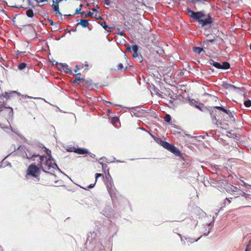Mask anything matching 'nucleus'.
<instances>
[{"label":"nucleus","mask_w":251,"mask_h":251,"mask_svg":"<svg viewBox=\"0 0 251 251\" xmlns=\"http://www.w3.org/2000/svg\"><path fill=\"white\" fill-rule=\"evenodd\" d=\"M40 174L39 168L34 164H31L26 171L25 177L26 180L30 182L32 178L35 182H38L40 180Z\"/></svg>","instance_id":"f03ea898"},{"label":"nucleus","mask_w":251,"mask_h":251,"mask_svg":"<svg viewBox=\"0 0 251 251\" xmlns=\"http://www.w3.org/2000/svg\"><path fill=\"white\" fill-rule=\"evenodd\" d=\"M245 251H247V250H245Z\"/></svg>","instance_id":"13d9d810"},{"label":"nucleus","mask_w":251,"mask_h":251,"mask_svg":"<svg viewBox=\"0 0 251 251\" xmlns=\"http://www.w3.org/2000/svg\"><path fill=\"white\" fill-rule=\"evenodd\" d=\"M35 0L36 1V2L37 3H39L43 2L45 1H46L47 0Z\"/></svg>","instance_id":"ea45409f"},{"label":"nucleus","mask_w":251,"mask_h":251,"mask_svg":"<svg viewBox=\"0 0 251 251\" xmlns=\"http://www.w3.org/2000/svg\"><path fill=\"white\" fill-rule=\"evenodd\" d=\"M26 158H28V159H31L32 158L31 157H28L27 155H26Z\"/></svg>","instance_id":"3c124183"},{"label":"nucleus","mask_w":251,"mask_h":251,"mask_svg":"<svg viewBox=\"0 0 251 251\" xmlns=\"http://www.w3.org/2000/svg\"><path fill=\"white\" fill-rule=\"evenodd\" d=\"M26 67V64L25 63H21L19 66H18V69L19 70H23L25 68V67Z\"/></svg>","instance_id":"412c9836"},{"label":"nucleus","mask_w":251,"mask_h":251,"mask_svg":"<svg viewBox=\"0 0 251 251\" xmlns=\"http://www.w3.org/2000/svg\"><path fill=\"white\" fill-rule=\"evenodd\" d=\"M62 0H52L53 2H59L60 1H62Z\"/></svg>","instance_id":"c03bdc74"},{"label":"nucleus","mask_w":251,"mask_h":251,"mask_svg":"<svg viewBox=\"0 0 251 251\" xmlns=\"http://www.w3.org/2000/svg\"><path fill=\"white\" fill-rule=\"evenodd\" d=\"M131 48H132V50L133 52L138 51V47L137 45H134L131 46Z\"/></svg>","instance_id":"cd10ccee"},{"label":"nucleus","mask_w":251,"mask_h":251,"mask_svg":"<svg viewBox=\"0 0 251 251\" xmlns=\"http://www.w3.org/2000/svg\"><path fill=\"white\" fill-rule=\"evenodd\" d=\"M80 10H81L80 8H77L75 10V13L74 14H80L81 15L84 14H85V12H84V11L80 12Z\"/></svg>","instance_id":"bb28decb"},{"label":"nucleus","mask_w":251,"mask_h":251,"mask_svg":"<svg viewBox=\"0 0 251 251\" xmlns=\"http://www.w3.org/2000/svg\"><path fill=\"white\" fill-rule=\"evenodd\" d=\"M193 50L195 53L200 54L203 50V49L198 47H195L193 48Z\"/></svg>","instance_id":"6ab92c4d"},{"label":"nucleus","mask_w":251,"mask_h":251,"mask_svg":"<svg viewBox=\"0 0 251 251\" xmlns=\"http://www.w3.org/2000/svg\"><path fill=\"white\" fill-rule=\"evenodd\" d=\"M57 67L60 70L64 71L66 73H71L72 72L71 70L66 64L58 63L57 64Z\"/></svg>","instance_id":"0eeeda50"},{"label":"nucleus","mask_w":251,"mask_h":251,"mask_svg":"<svg viewBox=\"0 0 251 251\" xmlns=\"http://www.w3.org/2000/svg\"><path fill=\"white\" fill-rule=\"evenodd\" d=\"M99 177H101L102 179H104V176L103 175L100 173H97L95 174V178H96V182L97 181L98 178Z\"/></svg>","instance_id":"393cba45"},{"label":"nucleus","mask_w":251,"mask_h":251,"mask_svg":"<svg viewBox=\"0 0 251 251\" xmlns=\"http://www.w3.org/2000/svg\"><path fill=\"white\" fill-rule=\"evenodd\" d=\"M78 154H85L89 153L88 150L84 148H76L75 152Z\"/></svg>","instance_id":"f8f14e48"},{"label":"nucleus","mask_w":251,"mask_h":251,"mask_svg":"<svg viewBox=\"0 0 251 251\" xmlns=\"http://www.w3.org/2000/svg\"><path fill=\"white\" fill-rule=\"evenodd\" d=\"M244 105L247 107H250L251 106V100H248L244 101Z\"/></svg>","instance_id":"a878e982"},{"label":"nucleus","mask_w":251,"mask_h":251,"mask_svg":"<svg viewBox=\"0 0 251 251\" xmlns=\"http://www.w3.org/2000/svg\"><path fill=\"white\" fill-rule=\"evenodd\" d=\"M215 40V38L214 39H207L206 41H203V46H204L205 45H206V46L207 45L208 42H213Z\"/></svg>","instance_id":"5701e85b"},{"label":"nucleus","mask_w":251,"mask_h":251,"mask_svg":"<svg viewBox=\"0 0 251 251\" xmlns=\"http://www.w3.org/2000/svg\"><path fill=\"white\" fill-rule=\"evenodd\" d=\"M67 150L69 152H75L76 148L75 147H69L67 149Z\"/></svg>","instance_id":"b1692460"},{"label":"nucleus","mask_w":251,"mask_h":251,"mask_svg":"<svg viewBox=\"0 0 251 251\" xmlns=\"http://www.w3.org/2000/svg\"><path fill=\"white\" fill-rule=\"evenodd\" d=\"M25 14L28 18H33L34 15L33 11L31 9L28 8H26Z\"/></svg>","instance_id":"2eb2a0df"},{"label":"nucleus","mask_w":251,"mask_h":251,"mask_svg":"<svg viewBox=\"0 0 251 251\" xmlns=\"http://www.w3.org/2000/svg\"><path fill=\"white\" fill-rule=\"evenodd\" d=\"M96 183V182H95V183L91 184L89 185V186H87V188H93L95 186Z\"/></svg>","instance_id":"c9c22d12"},{"label":"nucleus","mask_w":251,"mask_h":251,"mask_svg":"<svg viewBox=\"0 0 251 251\" xmlns=\"http://www.w3.org/2000/svg\"><path fill=\"white\" fill-rule=\"evenodd\" d=\"M107 189L111 197H116L117 191L113 186V183L110 182L109 184L107 186Z\"/></svg>","instance_id":"6e6552de"},{"label":"nucleus","mask_w":251,"mask_h":251,"mask_svg":"<svg viewBox=\"0 0 251 251\" xmlns=\"http://www.w3.org/2000/svg\"><path fill=\"white\" fill-rule=\"evenodd\" d=\"M127 67H126L125 68L124 71L126 70H127Z\"/></svg>","instance_id":"603ef678"},{"label":"nucleus","mask_w":251,"mask_h":251,"mask_svg":"<svg viewBox=\"0 0 251 251\" xmlns=\"http://www.w3.org/2000/svg\"><path fill=\"white\" fill-rule=\"evenodd\" d=\"M226 114L228 116L229 118H233V113L230 110H228L227 113H226Z\"/></svg>","instance_id":"c756f323"},{"label":"nucleus","mask_w":251,"mask_h":251,"mask_svg":"<svg viewBox=\"0 0 251 251\" xmlns=\"http://www.w3.org/2000/svg\"><path fill=\"white\" fill-rule=\"evenodd\" d=\"M1 111H3L7 120H12L13 118V110L11 107H5L3 110H1Z\"/></svg>","instance_id":"423d86ee"},{"label":"nucleus","mask_w":251,"mask_h":251,"mask_svg":"<svg viewBox=\"0 0 251 251\" xmlns=\"http://www.w3.org/2000/svg\"><path fill=\"white\" fill-rule=\"evenodd\" d=\"M209 113L210 114V116L213 122L216 124L218 125V120L216 119V111L215 109H211L209 110Z\"/></svg>","instance_id":"9d476101"},{"label":"nucleus","mask_w":251,"mask_h":251,"mask_svg":"<svg viewBox=\"0 0 251 251\" xmlns=\"http://www.w3.org/2000/svg\"><path fill=\"white\" fill-rule=\"evenodd\" d=\"M106 176V178L107 179H112V177L110 175V173L109 172V171L108 170L107 171V173L105 175Z\"/></svg>","instance_id":"2f4dec72"},{"label":"nucleus","mask_w":251,"mask_h":251,"mask_svg":"<svg viewBox=\"0 0 251 251\" xmlns=\"http://www.w3.org/2000/svg\"><path fill=\"white\" fill-rule=\"evenodd\" d=\"M124 68L123 67V65L122 63H119L118 65H117V69L118 70H121L123 68Z\"/></svg>","instance_id":"f704fd0d"},{"label":"nucleus","mask_w":251,"mask_h":251,"mask_svg":"<svg viewBox=\"0 0 251 251\" xmlns=\"http://www.w3.org/2000/svg\"><path fill=\"white\" fill-rule=\"evenodd\" d=\"M59 2H53L52 4L51 5V7L54 11V12H55V13L58 14L59 15H61V13L59 12Z\"/></svg>","instance_id":"ddd939ff"},{"label":"nucleus","mask_w":251,"mask_h":251,"mask_svg":"<svg viewBox=\"0 0 251 251\" xmlns=\"http://www.w3.org/2000/svg\"><path fill=\"white\" fill-rule=\"evenodd\" d=\"M221 69H228L230 68V64L227 62H224L222 64H221Z\"/></svg>","instance_id":"a211bd4d"},{"label":"nucleus","mask_w":251,"mask_h":251,"mask_svg":"<svg viewBox=\"0 0 251 251\" xmlns=\"http://www.w3.org/2000/svg\"><path fill=\"white\" fill-rule=\"evenodd\" d=\"M84 15H85L84 17L86 18L89 16H92V15H93V13L89 12L88 13H85Z\"/></svg>","instance_id":"473e14b6"},{"label":"nucleus","mask_w":251,"mask_h":251,"mask_svg":"<svg viewBox=\"0 0 251 251\" xmlns=\"http://www.w3.org/2000/svg\"><path fill=\"white\" fill-rule=\"evenodd\" d=\"M80 74V73H77V74H75V75H76L77 76L78 75H79Z\"/></svg>","instance_id":"864d4df0"},{"label":"nucleus","mask_w":251,"mask_h":251,"mask_svg":"<svg viewBox=\"0 0 251 251\" xmlns=\"http://www.w3.org/2000/svg\"><path fill=\"white\" fill-rule=\"evenodd\" d=\"M10 94L11 93L5 92L0 96V98L1 99L2 98H5L6 99H9Z\"/></svg>","instance_id":"aec40b11"},{"label":"nucleus","mask_w":251,"mask_h":251,"mask_svg":"<svg viewBox=\"0 0 251 251\" xmlns=\"http://www.w3.org/2000/svg\"><path fill=\"white\" fill-rule=\"evenodd\" d=\"M5 104L4 102H2L0 101V110H3L2 108H4L5 107Z\"/></svg>","instance_id":"c85d7f7f"},{"label":"nucleus","mask_w":251,"mask_h":251,"mask_svg":"<svg viewBox=\"0 0 251 251\" xmlns=\"http://www.w3.org/2000/svg\"><path fill=\"white\" fill-rule=\"evenodd\" d=\"M164 119L165 121H166V122L170 123L171 122V117L170 115L166 114L164 116Z\"/></svg>","instance_id":"4be33fe9"},{"label":"nucleus","mask_w":251,"mask_h":251,"mask_svg":"<svg viewBox=\"0 0 251 251\" xmlns=\"http://www.w3.org/2000/svg\"><path fill=\"white\" fill-rule=\"evenodd\" d=\"M212 23L211 18L210 16H208V17L206 19H203L202 18L200 22H199V24L201 25L202 26H204L205 25H207L208 24H210Z\"/></svg>","instance_id":"1a4fd4ad"},{"label":"nucleus","mask_w":251,"mask_h":251,"mask_svg":"<svg viewBox=\"0 0 251 251\" xmlns=\"http://www.w3.org/2000/svg\"><path fill=\"white\" fill-rule=\"evenodd\" d=\"M193 3H197V2H203L206 0H191Z\"/></svg>","instance_id":"7c9ffc66"},{"label":"nucleus","mask_w":251,"mask_h":251,"mask_svg":"<svg viewBox=\"0 0 251 251\" xmlns=\"http://www.w3.org/2000/svg\"><path fill=\"white\" fill-rule=\"evenodd\" d=\"M228 110H227V109H225L224 108H223V110H221L222 111L225 112V113L226 114V113H227V111H228Z\"/></svg>","instance_id":"37998d69"},{"label":"nucleus","mask_w":251,"mask_h":251,"mask_svg":"<svg viewBox=\"0 0 251 251\" xmlns=\"http://www.w3.org/2000/svg\"><path fill=\"white\" fill-rule=\"evenodd\" d=\"M88 64H85V69H88Z\"/></svg>","instance_id":"09e8293b"},{"label":"nucleus","mask_w":251,"mask_h":251,"mask_svg":"<svg viewBox=\"0 0 251 251\" xmlns=\"http://www.w3.org/2000/svg\"><path fill=\"white\" fill-rule=\"evenodd\" d=\"M250 49L251 50V44L250 45Z\"/></svg>","instance_id":"5fc2aeb1"},{"label":"nucleus","mask_w":251,"mask_h":251,"mask_svg":"<svg viewBox=\"0 0 251 251\" xmlns=\"http://www.w3.org/2000/svg\"><path fill=\"white\" fill-rule=\"evenodd\" d=\"M196 107L198 108V109L200 110L201 111H203V110L201 109V108L199 105H196Z\"/></svg>","instance_id":"79ce46f5"},{"label":"nucleus","mask_w":251,"mask_h":251,"mask_svg":"<svg viewBox=\"0 0 251 251\" xmlns=\"http://www.w3.org/2000/svg\"><path fill=\"white\" fill-rule=\"evenodd\" d=\"M249 245L247 246L246 248V250H247V251H249Z\"/></svg>","instance_id":"8fccbe9b"},{"label":"nucleus","mask_w":251,"mask_h":251,"mask_svg":"<svg viewBox=\"0 0 251 251\" xmlns=\"http://www.w3.org/2000/svg\"><path fill=\"white\" fill-rule=\"evenodd\" d=\"M188 12L191 18L196 21H198L199 23L202 18L205 17V15L202 11L195 12L190 9H188Z\"/></svg>","instance_id":"39448f33"},{"label":"nucleus","mask_w":251,"mask_h":251,"mask_svg":"<svg viewBox=\"0 0 251 251\" xmlns=\"http://www.w3.org/2000/svg\"><path fill=\"white\" fill-rule=\"evenodd\" d=\"M104 0V3L107 5H109L110 4L109 0Z\"/></svg>","instance_id":"58836bf2"},{"label":"nucleus","mask_w":251,"mask_h":251,"mask_svg":"<svg viewBox=\"0 0 251 251\" xmlns=\"http://www.w3.org/2000/svg\"><path fill=\"white\" fill-rule=\"evenodd\" d=\"M104 165H102V169H103Z\"/></svg>","instance_id":"4d7b16f0"},{"label":"nucleus","mask_w":251,"mask_h":251,"mask_svg":"<svg viewBox=\"0 0 251 251\" xmlns=\"http://www.w3.org/2000/svg\"><path fill=\"white\" fill-rule=\"evenodd\" d=\"M229 86H230L231 88H236L235 86H234V85H232V84L229 85Z\"/></svg>","instance_id":"a18cd8bd"},{"label":"nucleus","mask_w":251,"mask_h":251,"mask_svg":"<svg viewBox=\"0 0 251 251\" xmlns=\"http://www.w3.org/2000/svg\"><path fill=\"white\" fill-rule=\"evenodd\" d=\"M101 25L103 26V27L105 29H106L108 27V26L106 25V23L105 22H104V25H103V24H101Z\"/></svg>","instance_id":"4c0bfd02"},{"label":"nucleus","mask_w":251,"mask_h":251,"mask_svg":"<svg viewBox=\"0 0 251 251\" xmlns=\"http://www.w3.org/2000/svg\"><path fill=\"white\" fill-rule=\"evenodd\" d=\"M131 49H132L131 46H129V47H127V48H126V50L127 51H130Z\"/></svg>","instance_id":"a19ab883"},{"label":"nucleus","mask_w":251,"mask_h":251,"mask_svg":"<svg viewBox=\"0 0 251 251\" xmlns=\"http://www.w3.org/2000/svg\"><path fill=\"white\" fill-rule=\"evenodd\" d=\"M116 121H119V120L117 119L116 120H115V122H116Z\"/></svg>","instance_id":"6e6d98bb"},{"label":"nucleus","mask_w":251,"mask_h":251,"mask_svg":"<svg viewBox=\"0 0 251 251\" xmlns=\"http://www.w3.org/2000/svg\"><path fill=\"white\" fill-rule=\"evenodd\" d=\"M79 24L83 27H86L89 25V20H83L81 19L80 20Z\"/></svg>","instance_id":"dca6fc26"},{"label":"nucleus","mask_w":251,"mask_h":251,"mask_svg":"<svg viewBox=\"0 0 251 251\" xmlns=\"http://www.w3.org/2000/svg\"><path fill=\"white\" fill-rule=\"evenodd\" d=\"M214 108H216L217 109H218V110H219L220 111H221V110L223 109V107H221V106H215Z\"/></svg>","instance_id":"e433bc0d"},{"label":"nucleus","mask_w":251,"mask_h":251,"mask_svg":"<svg viewBox=\"0 0 251 251\" xmlns=\"http://www.w3.org/2000/svg\"><path fill=\"white\" fill-rule=\"evenodd\" d=\"M133 58H136L137 60H139V62H141L142 61V57L139 54L138 51L133 52Z\"/></svg>","instance_id":"f3484780"},{"label":"nucleus","mask_w":251,"mask_h":251,"mask_svg":"<svg viewBox=\"0 0 251 251\" xmlns=\"http://www.w3.org/2000/svg\"><path fill=\"white\" fill-rule=\"evenodd\" d=\"M30 103L31 105H33L34 104V102L32 101H30Z\"/></svg>","instance_id":"49530a36"},{"label":"nucleus","mask_w":251,"mask_h":251,"mask_svg":"<svg viewBox=\"0 0 251 251\" xmlns=\"http://www.w3.org/2000/svg\"><path fill=\"white\" fill-rule=\"evenodd\" d=\"M229 192L231 193L234 196V199L237 198L240 196L246 197L247 195L243 191L238 188L237 187L231 185L227 190ZM233 198H226L225 200V204H229L230 202V200H232Z\"/></svg>","instance_id":"7ed1b4c3"},{"label":"nucleus","mask_w":251,"mask_h":251,"mask_svg":"<svg viewBox=\"0 0 251 251\" xmlns=\"http://www.w3.org/2000/svg\"><path fill=\"white\" fill-rule=\"evenodd\" d=\"M160 144L162 147L173 153L176 156H179L181 155L180 151L176 147L170 144L168 142L164 141H161Z\"/></svg>","instance_id":"20e7f679"},{"label":"nucleus","mask_w":251,"mask_h":251,"mask_svg":"<svg viewBox=\"0 0 251 251\" xmlns=\"http://www.w3.org/2000/svg\"><path fill=\"white\" fill-rule=\"evenodd\" d=\"M208 63L210 65L213 66L217 69H221V65L220 63H219L217 62H215L213 60H212V59L210 60L209 61Z\"/></svg>","instance_id":"4468645a"},{"label":"nucleus","mask_w":251,"mask_h":251,"mask_svg":"<svg viewBox=\"0 0 251 251\" xmlns=\"http://www.w3.org/2000/svg\"><path fill=\"white\" fill-rule=\"evenodd\" d=\"M47 153L48 155L50 156L48 158L47 155L40 156L39 162L41 164V167L44 172L50 175H53L52 173H50L47 171L50 170L51 168L55 169L57 166L53 159L51 158L50 154H49L51 153V151H48Z\"/></svg>","instance_id":"f257e3e1"},{"label":"nucleus","mask_w":251,"mask_h":251,"mask_svg":"<svg viewBox=\"0 0 251 251\" xmlns=\"http://www.w3.org/2000/svg\"><path fill=\"white\" fill-rule=\"evenodd\" d=\"M85 79L83 78H80L79 77H76L73 81V83H76L80 86H83L85 85Z\"/></svg>","instance_id":"9b49d317"},{"label":"nucleus","mask_w":251,"mask_h":251,"mask_svg":"<svg viewBox=\"0 0 251 251\" xmlns=\"http://www.w3.org/2000/svg\"><path fill=\"white\" fill-rule=\"evenodd\" d=\"M83 67L81 65H77L75 67L76 69L75 70V72L76 73L78 70H79L81 68H82Z\"/></svg>","instance_id":"72a5a7b5"},{"label":"nucleus","mask_w":251,"mask_h":251,"mask_svg":"<svg viewBox=\"0 0 251 251\" xmlns=\"http://www.w3.org/2000/svg\"><path fill=\"white\" fill-rule=\"evenodd\" d=\"M197 241V240H195V239H194L193 241L189 240V241L190 242H194Z\"/></svg>","instance_id":"de8ad7c7"}]
</instances>
